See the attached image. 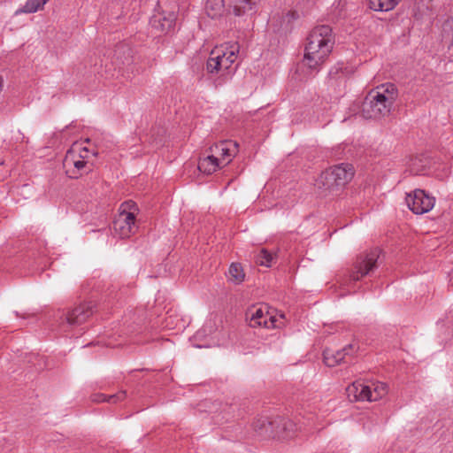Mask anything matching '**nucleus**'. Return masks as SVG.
<instances>
[{
	"instance_id": "23",
	"label": "nucleus",
	"mask_w": 453,
	"mask_h": 453,
	"mask_svg": "<svg viewBox=\"0 0 453 453\" xmlns=\"http://www.w3.org/2000/svg\"><path fill=\"white\" fill-rule=\"evenodd\" d=\"M224 0H207L206 2V9L209 12L211 9L213 11V13H210L209 15L214 18L215 16L220 14L224 8Z\"/></svg>"
},
{
	"instance_id": "26",
	"label": "nucleus",
	"mask_w": 453,
	"mask_h": 453,
	"mask_svg": "<svg viewBox=\"0 0 453 453\" xmlns=\"http://www.w3.org/2000/svg\"><path fill=\"white\" fill-rule=\"evenodd\" d=\"M105 400H106V398H105V396L104 395L97 394V395H94L92 396V401L93 402L101 403V402H104Z\"/></svg>"
},
{
	"instance_id": "24",
	"label": "nucleus",
	"mask_w": 453,
	"mask_h": 453,
	"mask_svg": "<svg viewBox=\"0 0 453 453\" xmlns=\"http://www.w3.org/2000/svg\"><path fill=\"white\" fill-rule=\"evenodd\" d=\"M283 429L286 431H295L297 429V425L291 420H285Z\"/></svg>"
},
{
	"instance_id": "7",
	"label": "nucleus",
	"mask_w": 453,
	"mask_h": 453,
	"mask_svg": "<svg viewBox=\"0 0 453 453\" xmlns=\"http://www.w3.org/2000/svg\"><path fill=\"white\" fill-rule=\"evenodd\" d=\"M138 208L133 201H127L121 203L119 208L118 216H115V236L120 239L130 237L136 230L135 216Z\"/></svg>"
},
{
	"instance_id": "14",
	"label": "nucleus",
	"mask_w": 453,
	"mask_h": 453,
	"mask_svg": "<svg viewBox=\"0 0 453 453\" xmlns=\"http://www.w3.org/2000/svg\"><path fill=\"white\" fill-rule=\"evenodd\" d=\"M215 332V322L212 320H208L204 323L203 327L199 329L194 335V341H200L204 339L205 342L203 343H196L193 345L196 348H211L214 346L216 343L213 341V337L211 336Z\"/></svg>"
},
{
	"instance_id": "19",
	"label": "nucleus",
	"mask_w": 453,
	"mask_h": 453,
	"mask_svg": "<svg viewBox=\"0 0 453 453\" xmlns=\"http://www.w3.org/2000/svg\"><path fill=\"white\" fill-rule=\"evenodd\" d=\"M228 280L234 284H240L244 280L245 274L239 263H232L228 269Z\"/></svg>"
},
{
	"instance_id": "2",
	"label": "nucleus",
	"mask_w": 453,
	"mask_h": 453,
	"mask_svg": "<svg viewBox=\"0 0 453 453\" xmlns=\"http://www.w3.org/2000/svg\"><path fill=\"white\" fill-rule=\"evenodd\" d=\"M305 46L303 64L312 71H318L332 51L334 38L329 26L315 27L310 33Z\"/></svg>"
},
{
	"instance_id": "5",
	"label": "nucleus",
	"mask_w": 453,
	"mask_h": 453,
	"mask_svg": "<svg viewBox=\"0 0 453 453\" xmlns=\"http://www.w3.org/2000/svg\"><path fill=\"white\" fill-rule=\"evenodd\" d=\"M350 401H378L388 394V386L384 382L371 381L365 383L355 381L347 389Z\"/></svg>"
},
{
	"instance_id": "9",
	"label": "nucleus",
	"mask_w": 453,
	"mask_h": 453,
	"mask_svg": "<svg viewBox=\"0 0 453 453\" xmlns=\"http://www.w3.org/2000/svg\"><path fill=\"white\" fill-rule=\"evenodd\" d=\"M249 324L252 327L264 326L265 328H278L283 326L284 314L277 318L270 312L266 306L253 307L246 313Z\"/></svg>"
},
{
	"instance_id": "25",
	"label": "nucleus",
	"mask_w": 453,
	"mask_h": 453,
	"mask_svg": "<svg viewBox=\"0 0 453 453\" xmlns=\"http://www.w3.org/2000/svg\"><path fill=\"white\" fill-rule=\"evenodd\" d=\"M165 133V130L158 131L157 134H152L153 142L157 145L161 144L163 142V134Z\"/></svg>"
},
{
	"instance_id": "18",
	"label": "nucleus",
	"mask_w": 453,
	"mask_h": 453,
	"mask_svg": "<svg viewBox=\"0 0 453 453\" xmlns=\"http://www.w3.org/2000/svg\"><path fill=\"white\" fill-rule=\"evenodd\" d=\"M400 0H369L370 8L376 12L393 10Z\"/></svg>"
},
{
	"instance_id": "27",
	"label": "nucleus",
	"mask_w": 453,
	"mask_h": 453,
	"mask_svg": "<svg viewBox=\"0 0 453 453\" xmlns=\"http://www.w3.org/2000/svg\"><path fill=\"white\" fill-rule=\"evenodd\" d=\"M126 397V391H119V393L115 394L114 398L115 402L118 400H122Z\"/></svg>"
},
{
	"instance_id": "3",
	"label": "nucleus",
	"mask_w": 453,
	"mask_h": 453,
	"mask_svg": "<svg viewBox=\"0 0 453 453\" xmlns=\"http://www.w3.org/2000/svg\"><path fill=\"white\" fill-rule=\"evenodd\" d=\"M398 97V90L393 83L378 86L365 97L362 114L365 119H380L388 116Z\"/></svg>"
},
{
	"instance_id": "28",
	"label": "nucleus",
	"mask_w": 453,
	"mask_h": 453,
	"mask_svg": "<svg viewBox=\"0 0 453 453\" xmlns=\"http://www.w3.org/2000/svg\"><path fill=\"white\" fill-rule=\"evenodd\" d=\"M289 16H291L292 18H294L295 13H290V12L287 13V17H289Z\"/></svg>"
},
{
	"instance_id": "8",
	"label": "nucleus",
	"mask_w": 453,
	"mask_h": 453,
	"mask_svg": "<svg viewBox=\"0 0 453 453\" xmlns=\"http://www.w3.org/2000/svg\"><path fill=\"white\" fill-rule=\"evenodd\" d=\"M95 311L96 304L92 301L81 302L61 316L59 326L63 331L81 326L88 321Z\"/></svg>"
},
{
	"instance_id": "12",
	"label": "nucleus",
	"mask_w": 453,
	"mask_h": 453,
	"mask_svg": "<svg viewBox=\"0 0 453 453\" xmlns=\"http://www.w3.org/2000/svg\"><path fill=\"white\" fill-rule=\"evenodd\" d=\"M211 153L219 157L222 166L228 165L238 151V144L233 141H221L210 148Z\"/></svg>"
},
{
	"instance_id": "30",
	"label": "nucleus",
	"mask_w": 453,
	"mask_h": 453,
	"mask_svg": "<svg viewBox=\"0 0 453 453\" xmlns=\"http://www.w3.org/2000/svg\"><path fill=\"white\" fill-rule=\"evenodd\" d=\"M268 426H273V422H268Z\"/></svg>"
},
{
	"instance_id": "15",
	"label": "nucleus",
	"mask_w": 453,
	"mask_h": 453,
	"mask_svg": "<svg viewBox=\"0 0 453 453\" xmlns=\"http://www.w3.org/2000/svg\"><path fill=\"white\" fill-rule=\"evenodd\" d=\"M352 349V345H348L342 349L333 350L325 349L323 352L324 363L328 367H334L343 361L349 350Z\"/></svg>"
},
{
	"instance_id": "13",
	"label": "nucleus",
	"mask_w": 453,
	"mask_h": 453,
	"mask_svg": "<svg viewBox=\"0 0 453 453\" xmlns=\"http://www.w3.org/2000/svg\"><path fill=\"white\" fill-rule=\"evenodd\" d=\"M176 22L174 12L154 14L150 20L151 27L161 34H168L173 30Z\"/></svg>"
},
{
	"instance_id": "10",
	"label": "nucleus",
	"mask_w": 453,
	"mask_h": 453,
	"mask_svg": "<svg viewBox=\"0 0 453 453\" xmlns=\"http://www.w3.org/2000/svg\"><path fill=\"white\" fill-rule=\"evenodd\" d=\"M405 202L413 213L424 214L434 208L435 199L423 189H415L406 196Z\"/></svg>"
},
{
	"instance_id": "1",
	"label": "nucleus",
	"mask_w": 453,
	"mask_h": 453,
	"mask_svg": "<svg viewBox=\"0 0 453 453\" xmlns=\"http://www.w3.org/2000/svg\"><path fill=\"white\" fill-rule=\"evenodd\" d=\"M240 47L237 43H226L215 47L206 62V71L217 75L216 86H221L230 80L237 69L235 64Z\"/></svg>"
},
{
	"instance_id": "20",
	"label": "nucleus",
	"mask_w": 453,
	"mask_h": 453,
	"mask_svg": "<svg viewBox=\"0 0 453 453\" xmlns=\"http://www.w3.org/2000/svg\"><path fill=\"white\" fill-rule=\"evenodd\" d=\"M49 0H27L23 7L16 12L19 13H34L43 9Z\"/></svg>"
},
{
	"instance_id": "4",
	"label": "nucleus",
	"mask_w": 453,
	"mask_h": 453,
	"mask_svg": "<svg viewBox=\"0 0 453 453\" xmlns=\"http://www.w3.org/2000/svg\"><path fill=\"white\" fill-rule=\"evenodd\" d=\"M96 151L89 145V140L76 142L68 150L63 161L65 174L72 179H78L92 170L91 160Z\"/></svg>"
},
{
	"instance_id": "6",
	"label": "nucleus",
	"mask_w": 453,
	"mask_h": 453,
	"mask_svg": "<svg viewBox=\"0 0 453 453\" xmlns=\"http://www.w3.org/2000/svg\"><path fill=\"white\" fill-rule=\"evenodd\" d=\"M354 176V168L349 164H340L331 167L329 170L322 173L317 180L316 185L325 189H334V188L344 186Z\"/></svg>"
},
{
	"instance_id": "17",
	"label": "nucleus",
	"mask_w": 453,
	"mask_h": 453,
	"mask_svg": "<svg viewBox=\"0 0 453 453\" xmlns=\"http://www.w3.org/2000/svg\"><path fill=\"white\" fill-rule=\"evenodd\" d=\"M220 167H222V165L220 164L219 157L216 155H212L211 153V155L201 158L198 162L199 171L206 174H211Z\"/></svg>"
},
{
	"instance_id": "21",
	"label": "nucleus",
	"mask_w": 453,
	"mask_h": 453,
	"mask_svg": "<svg viewBox=\"0 0 453 453\" xmlns=\"http://www.w3.org/2000/svg\"><path fill=\"white\" fill-rule=\"evenodd\" d=\"M141 321L142 319L136 316L135 312H129L127 315H125L123 325L127 326L128 332L134 333L137 329L133 325L139 326Z\"/></svg>"
},
{
	"instance_id": "11",
	"label": "nucleus",
	"mask_w": 453,
	"mask_h": 453,
	"mask_svg": "<svg viewBox=\"0 0 453 453\" xmlns=\"http://www.w3.org/2000/svg\"><path fill=\"white\" fill-rule=\"evenodd\" d=\"M380 254V250L379 249H372L365 254H361L355 263L350 275L351 279L356 281L369 274L376 268Z\"/></svg>"
},
{
	"instance_id": "16",
	"label": "nucleus",
	"mask_w": 453,
	"mask_h": 453,
	"mask_svg": "<svg viewBox=\"0 0 453 453\" xmlns=\"http://www.w3.org/2000/svg\"><path fill=\"white\" fill-rule=\"evenodd\" d=\"M260 0H234L233 11L236 16L252 15L257 12Z\"/></svg>"
},
{
	"instance_id": "22",
	"label": "nucleus",
	"mask_w": 453,
	"mask_h": 453,
	"mask_svg": "<svg viewBox=\"0 0 453 453\" xmlns=\"http://www.w3.org/2000/svg\"><path fill=\"white\" fill-rule=\"evenodd\" d=\"M273 258L274 257L272 253L262 249L256 257V262L260 265L269 267L271 266Z\"/></svg>"
},
{
	"instance_id": "29",
	"label": "nucleus",
	"mask_w": 453,
	"mask_h": 453,
	"mask_svg": "<svg viewBox=\"0 0 453 453\" xmlns=\"http://www.w3.org/2000/svg\"><path fill=\"white\" fill-rule=\"evenodd\" d=\"M265 427V424H262L260 426H259V429H264Z\"/></svg>"
}]
</instances>
